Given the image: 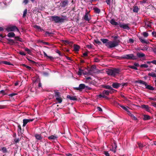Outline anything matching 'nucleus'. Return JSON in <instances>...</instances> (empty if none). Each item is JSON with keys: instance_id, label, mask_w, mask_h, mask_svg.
Instances as JSON below:
<instances>
[{"instance_id": "obj_1", "label": "nucleus", "mask_w": 156, "mask_h": 156, "mask_svg": "<svg viewBox=\"0 0 156 156\" xmlns=\"http://www.w3.org/2000/svg\"><path fill=\"white\" fill-rule=\"evenodd\" d=\"M101 41L105 44V45L108 48H112L117 46L119 42V41H111L106 39L101 38Z\"/></svg>"}, {"instance_id": "obj_2", "label": "nucleus", "mask_w": 156, "mask_h": 156, "mask_svg": "<svg viewBox=\"0 0 156 156\" xmlns=\"http://www.w3.org/2000/svg\"><path fill=\"white\" fill-rule=\"evenodd\" d=\"M66 17H60L56 16H53L50 17V19L52 21H54L56 23H60L64 22L66 19Z\"/></svg>"}, {"instance_id": "obj_3", "label": "nucleus", "mask_w": 156, "mask_h": 156, "mask_svg": "<svg viewBox=\"0 0 156 156\" xmlns=\"http://www.w3.org/2000/svg\"><path fill=\"white\" fill-rule=\"evenodd\" d=\"M120 70L118 69H107L106 70L107 73L109 75L114 76L119 73Z\"/></svg>"}, {"instance_id": "obj_4", "label": "nucleus", "mask_w": 156, "mask_h": 156, "mask_svg": "<svg viewBox=\"0 0 156 156\" xmlns=\"http://www.w3.org/2000/svg\"><path fill=\"white\" fill-rule=\"evenodd\" d=\"M121 58L123 59L129 60H135L136 59V57L132 54L124 55L122 56Z\"/></svg>"}, {"instance_id": "obj_5", "label": "nucleus", "mask_w": 156, "mask_h": 156, "mask_svg": "<svg viewBox=\"0 0 156 156\" xmlns=\"http://www.w3.org/2000/svg\"><path fill=\"white\" fill-rule=\"evenodd\" d=\"M81 130L84 135H87L89 131L87 127L85 125H83L81 129Z\"/></svg>"}, {"instance_id": "obj_6", "label": "nucleus", "mask_w": 156, "mask_h": 156, "mask_svg": "<svg viewBox=\"0 0 156 156\" xmlns=\"http://www.w3.org/2000/svg\"><path fill=\"white\" fill-rule=\"evenodd\" d=\"M16 30H17V31L19 32V29L16 26H15L8 27L6 28V30L8 32L14 31Z\"/></svg>"}, {"instance_id": "obj_7", "label": "nucleus", "mask_w": 156, "mask_h": 156, "mask_svg": "<svg viewBox=\"0 0 156 156\" xmlns=\"http://www.w3.org/2000/svg\"><path fill=\"white\" fill-rule=\"evenodd\" d=\"M86 86L84 84H80L79 85L78 87H74V89L75 90H81L82 89L85 88Z\"/></svg>"}, {"instance_id": "obj_8", "label": "nucleus", "mask_w": 156, "mask_h": 156, "mask_svg": "<svg viewBox=\"0 0 156 156\" xmlns=\"http://www.w3.org/2000/svg\"><path fill=\"white\" fill-rule=\"evenodd\" d=\"M89 16L88 12H87L85 13V15L83 18L85 21H89L91 19L90 16Z\"/></svg>"}, {"instance_id": "obj_9", "label": "nucleus", "mask_w": 156, "mask_h": 156, "mask_svg": "<svg viewBox=\"0 0 156 156\" xmlns=\"http://www.w3.org/2000/svg\"><path fill=\"white\" fill-rule=\"evenodd\" d=\"M34 119H24L23 120V126H25L26 124L28 122L33 121Z\"/></svg>"}, {"instance_id": "obj_10", "label": "nucleus", "mask_w": 156, "mask_h": 156, "mask_svg": "<svg viewBox=\"0 0 156 156\" xmlns=\"http://www.w3.org/2000/svg\"><path fill=\"white\" fill-rule=\"evenodd\" d=\"M117 147V144H116L115 141H114L113 142V144L112 145V148L111 149V150L113 151L114 153H115L116 152V150Z\"/></svg>"}, {"instance_id": "obj_11", "label": "nucleus", "mask_w": 156, "mask_h": 156, "mask_svg": "<svg viewBox=\"0 0 156 156\" xmlns=\"http://www.w3.org/2000/svg\"><path fill=\"white\" fill-rule=\"evenodd\" d=\"M68 0H65L62 1L61 3V5L62 7H65L67 6L68 4Z\"/></svg>"}, {"instance_id": "obj_12", "label": "nucleus", "mask_w": 156, "mask_h": 156, "mask_svg": "<svg viewBox=\"0 0 156 156\" xmlns=\"http://www.w3.org/2000/svg\"><path fill=\"white\" fill-rule=\"evenodd\" d=\"M119 26L120 27L124 29L129 30V27L128 25L127 24L120 23Z\"/></svg>"}, {"instance_id": "obj_13", "label": "nucleus", "mask_w": 156, "mask_h": 156, "mask_svg": "<svg viewBox=\"0 0 156 156\" xmlns=\"http://www.w3.org/2000/svg\"><path fill=\"white\" fill-rule=\"evenodd\" d=\"M121 83H113L112 86L113 88L117 89L121 86Z\"/></svg>"}, {"instance_id": "obj_14", "label": "nucleus", "mask_w": 156, "mask_h": 156, "mask_svg": "<svg viewBox=\"0 0 156 156\" xmlns=\"http://www.w3.org/2000/svg\"><path fill=\"white\" fill-rule=\"evenodd\" d=\"M7 39L8 41L7 42V44L10 45H13L14 44L16 43V42L12 39Z\"/></svg>"}, {"instance_id": "obj_15", "label": "nucleus", "mask_w": 156, "mask_h": 156, "mask_svg": "<svg viewBox=\"0 0 156 156\" xmlns=\"http://www.w3.org/2000/svg\"><path fill=\"white\" fill-rule=\"evenodd\" d=\"M139 40L142 44H147L149 43V42L148 41L143 39L142 37H140Z\"/></svg>"}, {"instance_id": "obj_16", "label": "nucleus", "mask_w": 156, "mask_h": 156, "mask_svg": "<svg viewBox=\"0 0 156 156\" xmlns=\"http://www.w3.org/2000/svg\"><path fill=\"white\" fill-rule=\"evenodd\" d=\"M142 108H143L145 109L147 111L150 112V107L147 105H142Z\"/></svg>"}, {"instance_id": "obj_17", "label": "nucleus", "mask_w": 156, "mask_h": 156, "mask_svg": "<svg viewBox=\"0 0 156 156\" xmlns=\"http://www.w3.org/2000/svg\"><path fill=\"white\" fill-rule=\"evenodd\" d=\"M58 136L54 134L53 135H51L49 136V140H57Z\"/></svg>"}, {"instance_id": "obj_18", "label": "nucleus", "mask_w": 156, "mask_h": 156, "mask_svg": "<svg viewBox=\"0 0 156 156\" xmlns=\"http://www.w3.org/2000/svg\"><path fill=\"white\" fill-rule=\"evenodd\" d=\"M34 136L36 138V139L37 140H41L42 138L41 135V134H35Z\"/></svg>"}, {"instance_id": "obj_19", "label": "nucleus", "mask_w": 156, "mask_h": 156, "mask_svg": "<svg viewBox=\"0 0 156 156\" xmlns=\"http://www.w3.org/2000/svg\"><path fill=\"white\" fill-rule=\"evenodd\" d=\"M67 98L71 100H77L76 96H71L70 95H68Z\"/></svg>"}, {"instance_id": "obj_20", "label": "nucleus", "mask_w": 156, "mask_h": 156, "mask_svg": "<svg viewBox=\"0 0 156 156\" xmlns=\"http://www.w3.org/2000/svg\"><path fill=\"white\" fill-rule=\"evenodd\" d=\"M145 86L146 88L147 89L151 90H154V88L152 86L147 84L146 83V84H145Z\"/></svg>"}, {"instance_id": "obj_21", "label": "nucleus", "mask_w": 156, "mask_h": 156, "mask_svg": "<svg viewBox=\"0 0 156 156\" xmlns=\"http://www.w3.org/2000/svg\"><path fill=\"white\" fill-rule=\"evenodd\" d=\"M110 23L113 25L117 26L118 25V23L115 21V20L113 19H112L110 21Z\"/></svg>"}, {"instance_id": "obj_22", "label": "nucleus", "mask_w": 156, "mask_h": 156, "mask_svg": "<svg viewBox=\"0 0 156 156\" xmlns=\"http://www.w3.org/2000/svg\"><path fill=\"white\" fill-rule=\"evenodd\" d=\"M0 151L3 152V153H6L8 152V150L6 147H1Z\"/></svg>"}, {"instance_id": "obj_23", "label": "nucleus", "mask_w": 156, "mask_h": 156, "mask_svg": "<svg viewBox=\"0 0 156 156\" xmlns=\"http://www.w3.org/2000/svg\"><path fill=\"white\" fill-rule=\"evenodd\" d=\"M102 87L107 89H108L111 90H113V89L110 86L103 85Z\"/></svg>"}, {"instance_id": "obj_24", "label": "nucleus", "mask_w": 156, "mask_h": 156, "mask_svg": "<svg viewBox=\"0 0 156 156\" xmlns=\"http://www.w3.org/2000/svg\"><path fill=\"white\" fill-rule=\"evenodd\" d=\"M137 56L139 58H141L145 56V55L143 53L137 52Z\"/></svg>"}, {"instance_id": "obj_25", "label": "nucleus", "mask_w": 156, "mask_h": 156, "mask_svg": "<svg viewBox=\"0 0 156 156\" xmlns=\"http://www.w3.org/2000/svg\"><path fill=\"white\" fill-rule=\"evenodd\" d=\"M15 34L13 32H11L9 33L7 36L9 37H13L15 36Z\"/></svg>"}, {"instance_id": "obj_26", "label": "nucleus", "mask_w": 156, "mask_h": 156, "mask_svg": "<svg viewBox=\"0 0 156 156\" xmlns=\"http://www.w3.org/2000/svg\"><path fill=\"white\" fill-rule=\"evenodd\" d=\"M80 46L77 45H74V50L75 51H78L79 50Z\"/></svg>"}, {"instance_id": "obj_27", "label": "nucleus", "mask_w": 156, "mask_h": 156, "mask_svg": "<svg viewBox=\"0 0 156 156\" xmlns=\"http://www.w3.org/2000/svg\"><path fill=\"white\" fill-rule=\"evenodd\" d=\"M55 97L56 99H57V98H61V97L60 96V93L58 92H56L55 91Z\"/></svg>"}, {"instance_id": "obj_28", "label": "nucleus", "mask_w": 156, "mask_h": 156, "mask_svg": "<svg viewBox=\"0 0 156 156\" xmlns=\"http://www.w3.org/2000/svg\"><path fill=\"white\" fill-rule=\"evenodd\" d=\"M34 28L37 29V30L39 31H42L43 30L42 29H41L40 26H37V25H34Z\"/></svg>"}, {"instance_id": "obj_29", "label": "nucleus", "mask_w": 156, "mask_h": 156, "mask_svg": "<svg viewBox=\"0 0 156 156\" xmlns=\"http://www.w3.org/2000/svg\"><path fill=\"white\" fill-rule=\"evenodd\" d=\"M137 144L138 145L140 149H142V148L145 146V145H144L141 143H137Z\"/></svg>"}, {"instance_id": "obj_30", "label": "nucleus", "mask_w": 156, "mask_h": 156, "mask_svg": "<svg viewBox=\"0 0 156 156\" xmlns=\"http://www.w3.org/2000/svg\"><path fill=\"white\" fill-rule=\"evenodd\" d=\"M136 83H139L140 84H143L144 85H145V84H146V83L145 81H144L141 80H140L136 81Z\"/></svg>"}, {"instance_id": "obj_31", "label": "nucleus", "mask_w": 156, "mask_h": 156, "mask_svg": "<svg viewBox=\"0 0 156 156\" xmlns=\"http://www.w3.org/2000/svg\"><path fill=\"white\" fill-rule=\"evenodd\" d=\"M148 75L153 77H156V74L153 72L149 73Z\"/></svg>"}, {"instance_id": "obj_32", "label": "nucleus", "mask_w": 156, "mask_h": 156, "mask_svg": "<svg viewBox=\"0 0 156 156\" xmlns=\"http://www.w3.org/2000/svg\"><path fill=\"white\" fill-rule=\"evenodd\" d=\"M118 105H119L120 107H121V108H122L124 110L126 111L127 112L129 111L127 108L119 104H118Z\"/></svg>"}, {"instance_id": "obj_33", "label": "nucleus", "mask_w": 156, "mask_h": 156, "mask_svg": "<svg viewBox=\"0 0 156 156\" xmlns=\"http://www.w3.org/2000/svg\"><path fill=\"white\" fill-rule=\"evenodd\" d=\"M18 131L19 133H22V129L21 126L20 124H18Z\"/></svg>"}, {"instance_id": "obj_34", "label": "nucleus", "mask_w": 156, "mask_h": 156, "mask_svg": "<svg viewBox=\"0 0 156 156\" xmlns=\"http://www.w3.org/2000/svg\"><path fill=\"white\" fill-rule=\"evenodd\" d=\"M110 92L108 90H104L102 92V94L104 95H108L109 94V93Z\"/></svg>"}, {"instance_id": "obj_35", "label": "nucleus", "mask_w": 156, "mask_h": 156, "mask_svg": "<svg viewBox=\"0 0 156 156\" xmlns=\"http://www.w3.org/2000/svg\"><path fill=\"white\" fill-rule=\"evenodd\" d=\"M138 8L137 6H135L134 7L133 9V11L134 12H137L138 11Z\"/></svg>"}, {"instance_id": "obj_36", "label": "nucleus", "mask_w": 156, "mask_h": 156, "mask_svg": "<svg viewBox=\"0 0 156 156\" xmlns=\"http://www.w3.org/2000/svg\"><path fill=\"white\" fill-rule=\"evenodd\" d=\"M150 116H149V115H144L143 119L144 120H147L150 119Z\"/></svg>"}, {"instance_id": "obj_37", "label": "nucleus", "mask_w": 156, "mask_h": 156, "mask_svg": "<svg viewBox=\"0 0 156 156\" xmlns=\"http://www.w3.org/2000/svg\"><path fill=\"white\" fill-rule=\"evenodd\" d=\"M27 12V9H25L23 11V17L24 18L26 16Z\"/></svg>"}, {"instance_id": "obj_38", "label": "nucleus", "mask_w": 156, "mask_h": 156, "mask_svg": "<svg viewBox=\"0 0 156 156\" xmlns=\"http://www.w3.org/2000/svg\"><path fill=\"white\" fill-rule=\"evenodd\" d=\"M95 12L99 13L100 12V10L97 8H95L94 9Z\"/></svg>"}, {"instance_id": "obj_39", "label": "nucleus", "mask_w": 156, "mask_h": 156, "mask_svg": "<svg viewBox=\"0 0 156 156\" xmlns=\"http://www.w3.org/2000/svg\"><path fill=\"white\" fill-rule=\"evenodd\" d=\"M3 64L9 65H13L12 64H11L10 62L6 61H3Z\"/></svg>"}, {"instance_id": "obj_40", "label": "nucleus", "mask_w": 156, "mask_h": 156, "mask_svg": "<svg viewBox=\"0 0 156 156\" xmlns=\"http://www.w3.org/2000/svg\"><path fill=\"white\" fill-rule=\"evenodd\" d=\"M98 97L100 98H106L108 99V98L105 96V95H104V94H100L98 95Z\"/></svg>"}, {"instance_id": "obj_41", "label": "nucleus", "mask_w": 156, "mask_h": 156, "mask_svg": "<svg viewBox=\"0 0 156 156\" xmlns=\"http://www.w3.org/2000/svg\"><path fill=\"white\" fill-rule=\"evenodd\" d=\"M22 65L23 66L26 67L27 69H29V70H30L31 69V68L29 66H27L25 64H22Z\"/></svg>"}, {"instance_id": "obj_42", "label": "nucleus", "mask_w": 156, "mask_h": 156, "mask_svg": "<svg viewBox=\"0 0 156 156\" xmlns=\"http://www.w3.org/2000/svg\"><path fill=\"white\" fill-rule=\"evenodd\" d=\"M140 67L141 68H147L148 67V66L147 64H144L141 65L140 66Z\"/></svg>"}, {"instance_id": "obj_43", "label": "nucleus", "mask_w": 156, "mask_h": 156, "mask_svg": "<svg viewBox=\"0 0 156 156\" xmlns=\"http://www.w3.org/2000/svg\"><path fill=\"white\" fill-rule=\"evenodd\" d=\"M56 100L58 101V102L59 103H61L62 101V99L61 98H57V99H56Z\"/></svg>"}, {"instance_id": "obj_44", "label": "nucleus", "mask_w": 156, "mask_h": 156, "mask_svg": "<svg viewBox=\"0 0 156 156\" xmlns=\"http://www.w3.org/2000/svg\"><path fill=\"white\" fill-rule=\"evenodd\" d=\"M42 75L44 76H47L48 75V73L47 72H42Z\"/></svg>"}, {"instance_id": "obj_45", "label": "nucleus", "mask_w": 156, "mask_h": 156, "mask_svg": "<svg viewBox=\"0 0 156 156\" xmlns=\"http://www.w3.org/2000/svg\"><path fill=\"white\" fill-rule=\"evenodd\" d=\"M20 140L19 138H16L14 139V141L15 143L16 144L19 142Z\"/></svg>"}, {"instance_id": "obj_46", "label": "nucleus", "mask_w": 156, "mask_h": 156, "mask_svg": "<svg viewBox=\"0 0 156 156\" xmlns=\"http://www.w3.org/2000/svg\"><path fill=\"white\" fill-rule=\"evenodd\" d=\"M25 50L27 51L29 54H30L31 52L30 50L27 48H25Z\"/></svg>"}, {"instance_id": "obj_47", "label": "nucleus", "mask_w": 156, "mask_h": 156, "mask_svg": "<svg viewBox=\"0 0 156 156\" xmlns=\"http://www.w3.org/2000/svg\"><path fill=\"white\" fill-rule=\"evenodd\" d=\"M83 71V70L80 69H79V71L78 72V74L79 76H81L82 75V72Z\"/></svg>"}, {"instance_id": "obj_48", "label": "nucleus", "mask_w": 156, "mask_h": 156, "mask_svg": "<svg viewBox=\"0 0 156 156\" xmlns=\"http://www.w3.org/2000/svg\"><path fill=\"white\" fill-rule=\"evenodd\" d=\"M143 35L144 37H146L148 36V34L147 32H144L143 33Z\"/></svg>"}, {"instance_id": "obj_49", "label": "nucleus", "mask_w": 156, "mask_h": 156, "mask_svg": "<svg viewBox=\"0 0 156 156\" xmlns=\"http://www.w3.org/2000/svg\"><path fill=\"white\" fill-rule=\"evenodd\" d=\"M29 2L28 0H24L23 2V3H24V5H26Z\"/></svg>"}, {"instance_id": "obj_50", "label": "nucleus", "mask_w": 156, "mask_h": 156, "mask_svg": "<svg viewBox=\"0 0 156 156\" xmlns=\"http://www.w3.org/2000/svg\"><path fill=\"white\" fill-rule=\"evenodd\" d=\"M129 67L132 69H134L135 70L137 69V68L135 66H129Z\"/></svg>"}, {"instance_id": "obj_51", "label": "nucleus", "mask_w": 156, "mask_h": 156, "mask_svg": "<svg viewBox=\"0 0 156 156\" xmlns=\"http://www.w3.org/2000/svg\"><path fill=\"white\" fill-rule=\"evenodd\" d=\"M27 60L30 62L31 63H32L33 64H34L35 63H36V62H34V61H33V60H30V58H27Z\"/></svg>"}, {"instance_id": "obj_52", "label": "nucleus", "mask_w": 156, "mask_h": 156, "mask_svg": "<svg viewBox=\"0 0 156 156\" xmlns=\"http://www.w3.org/2000/svg\"><path fill=\"white\" fill-rule=\"evenodd\" d=\"M17 95V94L16 93H12L11 94H9V96L11 97H13V96H15V95Z\"/></svg>"}, {"instance_id": "obj_53", "label": "nucleus", "mask_w": 156, "mask_h": 156, "mask_svg": "<svg viewBox=\"0 0 156 156\" xmlns=\"http://www.w3.org/2000/svg\"><path fill=\"white\" fill-rule=\"evenodd\" d=\"M104 154L106 156H110L109 154L108 151H104Z\"/></svg>"}, {"instance_id": "obj_54", "label": "nucleus", "mask_w": 156, "mask_h": 156, "mask_svg": "<svg viewBox=\"0 0 156 156\" xmlns=\"http://www.w3.org/2000/svg\"><path fill=\"white\" fill-rule=\"evenodd\" d=\"M148 49V47L147 46H144L143 48H141L140 49L142 51H145L147 50Z\"/></svg>"}, {"instance_id": "obj_55", "label": "nucleus", "mask_w": 156, "mask_h": 156, "mask_svg": "<svg viewBox=\"0 0 156 156\" xmlns=\"http://www.w3.org/2000/svg\"><path fill=\"white\" fill-rule=\"evenodd\" d=\"M127 113L128 114V115L131 117H132L134 116V115L133 114H132L129 111H128L127 112Z\"/></svg>"}, {"instance_id": "obj_56", "label": "nucleus", "mask_w": 156, "mask_h": 156, "mask_svg": "<svg viewBox=\"0 0 156 156\" xmlns=\"http://www.w3.org/2000/svg\"><path fill=\"white\" fill-rule=\"evenodd\" d=\"M94 41L96 43L98 44V45H100L101 43V42L98 40H95Z\"/></svg>"}, {"instance_id": "obj_57", "label": "nucleus", "mask_w": 156, "mask_h": 156, "mask_svg": "<svg viewBox=\"0 0 156 156\" xmlns=\"http://www.w3.org/2000/svg\"><path fill=\"white\" fill-rule=\"evenodd\" d=\"M106 2L108 5H110L111 0H106Z\"/></svg>"}, {"instance_id": "obj_58", "label": "nucleus", "mask_w": 156, "mask_h": 156, "mask_svg": "<svg viewBox=\"0 0 156 156\" xmlns=\"http://www.w3.org/2000/svg\"><path fill=\"white\" fill-rule=\"evenodd\" d=\"M94 61L95 62H98L100 61V60L98 58H95L94 59Z\"/></svg>"}, {"instance_id": "obj_59", "label": "nucleus", "mask_w": 156, "mask_h": 156, "mask_svg": "<svg viewBox=\"0 0 156 156\" xmlns=\"http://www.w3.org/2000/svg\"><path fill=\"white\" fill-rule=\"evenodd\" d=\"M0 93L2 94L3 95H5L6 94L5 93V91L3 90L0 91Z\"/></svg>"}, {"instance_id": "obj_60", "label": "nucleus", "mask_w": 156, "mask_h": 156, "mask_svg": "<svg viewBox=\"0 0 156 156\" xmlns=\"http://www.w3.org/2000/svg\"><path fill=\"white\" fill-rule=\"evenodd\" d=\"M19 54L22 55L24 56L26 55V54L23 51H20L19 52Z\"/></svg>"}, {"instance_id": "obj_61", "label": "nucleus", "mask_w": 156, "mask_h": 156, "mask_svg": "<svg viewBox=\"0 0 156 156\" xmlns=\"http://www.w3.org/2000/svg\"><path fill=\"white\" fill-rule=\"evenodd\" d=\"M151 104L153 106L156 107V102H151Z\"/></svg>"}, {"instance_id": "obj_62", "label": "nucleus", "mask_w": 156, "mask_h": 156, "mask_svg": "<svg viewBox=\"0 0 156 156\" xmlns=\"http://www.w3.org/2000/svg\"><path fill=\"white\" fill-rule=\"evenodd\" d=\"M152 34L153 35V36L156 37V32L155 31H153L152 33Z\"/></svg>"}, {"instance_id": "obj_63", "label": "nucleus", "mask_w": 156, "mask_h": 156, "mask_svg": "<svg viewBox=\"0 0 156 156\" xmlns=\"http://www.w3.org/2000/svg\"><path fill=\"white\" fill-rule=\"evenodd\" d=\"M121 84V85L122 87H123L124 86H127V83H124Z\"/></svg>"}, {"instance_id": "obj_64", "label": "nucleus", "mask_w": 156, "mask_h": 156, "mask_svg": "<svg viewBox=\"0 0 156 156\" xmlns=\"http://www.w3.org/2000/svg\"><path fill=\"white\" fill-rule=\"evenodd\" d=\"M151 63L156 65V60H153L151 61Z\"/></svg>"}]
</instances>
